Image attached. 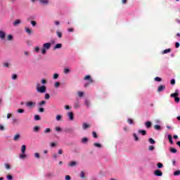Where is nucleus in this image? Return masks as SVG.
<instances>
[{"label": "nucleus", "mask_w": 180, "mask_h": 180, "mask_svg": "<svg viewBox=\"0 0 180 180\" xmlns=\"http://www.w3.org/2000/svg\"><path fill=\"white\" fill-rule=\"evenodd\" d=\"M37 91L39 94H44V92H46V86H40V84H37Z\"/></svg>", "instance_id": "1"}, {"label": "nucleus", "mask_w": 180, "mask_h": 180, "mask_svg": "<svg viewBox=\"0 0 180 180\" xmlns=\"http://www.w3.org/2000/svg\"><path fill=\"white\" fill-rule=\"evenodd\" d=\"M84 81H89V84H94V79L91 77L89 75H87L84 78Z\"/></svg>", "instance_id": "2"}, {"label": "nucleus", "mask_w": 180, "mask_h": 180, "mask_svg": "<svg viewBox=\"0 0 180 180\" xmlns=\"http://www.w3.org/2000/svg\"><path fill=\"white\" fill-rule=\"evenodd\" d=\"M26 106H27V108H34L36 106V102L27 101L26 103Z\"/></svg>", "instance_id": "3"}, {"label": "nucleus", "mask_w": 180, "mask_h": 180, "mask_svg": "<svg viewBox=\"0 0 180 180\" xmlns=\"http://www.w3.org/2000/svg\"><path fill=\"white\" fill-rule=\"evenodd\" d=\"M67 115H68L70 120H71V121L74 120V112H69L67 113Z\"/></svg>", "instance_id": "4"}, {"label": "nucleus", "mask_w": 180, "mask_h": 180, "mask_svg": "<svg viewBox=\"0 0 180 180\" xmlns=\"http://www.w3.org/2000/svg\"><path fill=\"white\" fill-rule=\"evenodd\" d=\"M170 96L171 98H177V96H179V91L178 90H176L175 93L172 94Z\"/></svg>", "instance_id": "5"}, {"label": "nucleus", "mask_w": 180, "mask_h": 180, "mask_svg": "<svg viewBox=\"0 0 180 180\" xmlns=\"http://www.w3.org/2000/svg\"><path fill=\"white\" fill-rule=\"evenodd\" d=\"M50 47H51V44L50 43H45L43 44V48L46 50H49Z\"/></svg>", "instance_id": "6"}, {"label": "nucleus", "mask_w": 180, "mask_h": 180, "mask_svg": "<svg viewBox=\"0 0 180 180\" xmlns=\"http://www.w3.org/2000/svg\"><path fill=\"white\" fill-rule=\"evenodd\" d=\"M154 174L156 176H162V172L161 170H155Z\"/></svg>", "instance_id": "7"}, {"label": "nucleus", "mask_w": 180, "mask_h": 180, "mask_svg": "<svg viewBox=\"0 0 180 180\" xmlns=\"http://www.w3.org/2000/svg\"><path fill=\"white\" fill-rule=\"evenodd\" d=\"M81 107V104L79 103V101H77L76 102H75L74 103V109H79V108Z\"/></svg>", "instance_id": "8"}, {"label": "nucleus", "mask_w": 180, "mask_h": 180, "mask_svg": "<svg viewBox=\"0 0 180 180\" xmlns=\"http://www.w3.org/2000/svg\"><path fill=\"white\" fill-rule=\"evenodd\" d=\"M164 89H165V86L161 84V85L159 86V87L158 88V92H162V91H164Z\"/></svg>", "instance_id": "9"}, {"label": "nucleus", "mask_w": 180, "mask_h": 180, "mask_svg": "<svg viewBox=\"0 0 180 180\" xmlns=\"http://www.w3.org/2000/svg\"><path fill=\"white\" fill-rule=\"evenodd\" d=\"M90 127H91V126L85 122L83 123V124H82V129L84 130H86V129H89Z\"/></svg>", "instance_id": "10"}, {"label": "nucleus", "mask_w": 180, "mask_h": 180, "mask_svg": "<svg viewBox=\"0 0 180 180\" xmlns=\"http://www.w3.org/2000/svg\"><path fill=\"white\" fill-rule=\"evenodd\" d=\"M5 36H6V34L5 33V32L0 30V39H5Z\"/></svg>", "instance_id": "11"}, {"label": "nucleus", "mask_w": 180, "mask_h": 180, "mask_svg": "<svg viewBox=\"0 0 180 180\" xmlns=\"http://www.w3.org/2000/svg\"><path fill=\"white\" fill-rule=\"evenodd\" d=\"M152 124H153L150 121H147L146 122H145V126H146V129H150V127H151Z\"/></svg>", "instance_id": "12"}, {"label": "nucleus", "mask_w": 180, "mask_h": 180, "mask_svg": "<svg viewBox=\"0 0 180 180\" xmlns=\"http://www.w3.org/2000/svg\"><path fill=\"white\" fill-rule=\"evenodd\" d=\"M20 139V134H16L13 137L14 141H18V140H19Z\"/></svg>", "instance_id": "13"}, {"label": "nucleus", "mask_w": 180, "mask_h": 180, "mask_svg": "<svg viewBox=\"0 0 180 180\" xmlns=\"http://www.w3.org/2000/svg\"><path fill=\"white\" fill-rule=\"evenodd\" d=\"M49 0H39V3L42 5H49Z\"/></svg>", "instance_id": "14"}, {"label": "nucleus", "mask_w": 180, "mask_h": 180, "mask_svg": "<svg viewBox=\"0 0 180 180\" xmlns=\"http://www.w3.org/2000/svg\"><path fill=\"white\" fill-rule=\"evenodd\" d=\"M167 139L170 144H174V141L172 140V136L171 134L167 135Z\"/></svg>", "instance_id": "15"}, {"label": "nucleus", "mask_w": 180, "mask_h": 180, "mask_svg": "<svg viewBox=\"0 0 180 180\" xmlns=\"http://www.w3.org/2000/svg\"><path fill=\"white\" fill-rule=\"evenodd\" d=\"M61 47H63V44H57L55 45V46L53 47V50H57V49H61Z\"/></svg>", "instance_id": "16"}, {"label": "nucleus", "mask_w": 180, "mask_h": 180, "mask_svg": "<svg viewBox=\"0 0 180 180\" xmlns=\"http://www.w3.org/2000/svg\"><path fill=\"white\" fill-rule=\"evenodd\" d=\"M84 105L86 106V108H89V106H91V102L89 100L86 99L84 101Z\"/></svg>", "instance_id": "17"}, {"label": "nucleus", "mask_w": 180, "mask_h": 180, "mask_svg": "<svg viewBox=\"0 0 180 180\" xmlns=\"http://www.w3.org/2000/svg\"><path fill=\"white\" fill-rule=\"evenodd\" d=\"M21 152H22V154H25V153H26V146L25 145H22L21 146Z\"/></svg>", "instance_id": "18"}, {"label": "nucleus", "mask_w": 180, "mask_h": 180, "mask_svg": "<svg viewBox=\"0 0 180 180\" xmlns=\"http://www.w3.org/2000/svg\"><path fill=\"white\" fill-rule=\"evenodd\" d=\"M138 132L142 136H146V134H147V131L146 130H139Z\"/></svg>", "instance_id": "19"}, {"label": "nucleus", "mask_w": 180, "mask_h": 180, "mask_svg": "<svg viewBox=\"0 0 180 180\" xmlns=\"http://www.w3.org/2000/svg\"><path fill=\"white\" fill-rule=\"evenodd\" d=\"M20 23H22V21H20V20H16L13 22V26H18V25H20Z\"/></svg>", "instance_id": "20"}, {"label": "nucleus", "mask_w": 180, "mask_h": 180, "mask_svg": "<svg viewBox=\"0 0 180 180\" xmlns=\"http://www.w3.org/2000/svg\"><path fill=\"white\" fill-rule=\"evenodd\" d=\"M69 167H75V165H77V162L75 161H72L69 163Z\"/></svg>", "instance_id": "21"}, {"label": "nucleus", "mask_w": 180, "mask_h": 180, "mask_svg": "<svg viewBox=\"0 0 180 180\" xmlns=\"http://www.w3.org/2000/svg\"><path fill=\"white\" fill-rule=\"evenodd\" d=\"M62 118H63V116H62L61 115H56V120L58 122H60V120H61Z\"/></svg>", "instance_id": "22"}, {"label": "nucleus", "mask_w": 180, "mask_h": 180, "mask_svg": "<svg viewBox=\"0 0 180 180\" xmlns=\"http://www.w3.org/2000/svg\"><path fill=\"white\" fill-rule=\"evenodd\" d=\"M170 152L172 153L173 154H175L177 153L176 149L175 148H170Z\"/></svg>", "instance_id": "23"}, {"label": "nucleus", "mask_w": 180, "mask_h": 180, "mask_svg": "<svg viewBox=\"0 0 180 180\" xmlns=\"http://www.w3.org/2000/svg\"><path fill=\"white\" fill-rule=\"evenodd\" d=\"M34 120H41V118L40 117V115H36L34 116Z\"/></svg>", "instance_id": "24"}, {"label": "nucleus", "mask_w": 180, "mask_h": 180, "mask_svg": "<svg viewBox=\"0 0 180 180\" xmlns=\"http://www.w3.org/2000/svg\"><path fill=\"white\" fill-rule=\"evenodd\" d=\"M56 34H57V36H58V37L59 38V39H61V37H63V33H61V32H56Z\"/></svg>", "instance_id": "25"}, {"label": "nucleus", "mask_w": 180, "mask_h": 180, "mask_svg": "<svg viewBox=\"0 0 180 180\" xmlns=\"http://www.w3.org/2000/svg\"><path fill=\"white\" fill-rule=\"evenodd\" d=\"M155 81H156L157 82H161V81H162V79H161V77H155Z\"/></svg>", "instance_id": "26"}, {"label": "nucleus", "mask_w": 180, "mask_h": 180, "mask_svg": "<svg viewBox=\"0 0 180 180\" xmlns=\"http://www.w3.org/2000/svg\"><path fill=\"white\" fill-rule=\"evenodd\" d=\"M149 143H150V144H155V141L154 139H153V138H150L148 139Z\"/></svg>", "instance_id": "27"}, {"label": "nucleus", "mask_w": 180, "mask_h": 180, "mask_svg": "<svg viewBox=\"0 0 180 180\" xmlns=\"http://www.w3.org/2000/svg\"><path fill=\"white\" fill-rule=\"evenodd\" d=\"M155 130H161V126L160 125H154Z\"/></svg>", "instance_id": "28"}, {"label": "nucleus", "mask_w": 180, "mask_h": 180, "mask_svg": "<svg viewBox=\"0 0 180 180\" xmlns=\"http://www.w3.org/2000/svg\"><path fill=\"white\" fill-rule=\"evenodd\" d=\"M168 53H171V49H165L163 51V54H167Z\"/></svg>", "instance_id": "29"}, {"label": "nucleus", "mask_w": 180, "mask_h": 180, "mask_svg": "<svg viewBox=\"0 0 180 180\" xmlns=\"http://www.w3.org/2000/svg\"><path fill=\"white\" fill-rule=\"evenodd\" d=\"M94 147H98V148H101L102 147V145H101L100 143H94Z\"/></svg>", "instance_id": "30"}, {"label": "nucleus", "mask_w": 180, "mask_h": 180, "mask_svg": "<svg viewBox=\"0 0 180 180\" xmlns=\"http://www.w3.org/2000/svg\"><path fill=\"white\" fill-rule=\"evenodd\" d=\"M174 176H178V175H180V170H176L174 172Z\"/></svg>", "instance_id": "31"}, {"label": "nucleus", "mask_w": 180, "mask_h": 180, "mask_svg": "<svg viewBox=\"0 0 180 180\" xmlns=\"http://www.w3.org/2000/svg\"><path fill=\"white\" fill-rule=\"evenodd\" d=\"M80 177H81L82 179H84V178H85V172H80Z\"/></svg>", "instance_id": "32"}, {"label": "nucleus", "mask_w": 180, "mask_h": 180, "mask_svg": "<svg viewBox=\"0 0 180 180\" xmlns=\"http://www.w3.org/2000/svg\"><path fill=\"white\" fill-rule=\"evenodd\" d=\"M77 95H78V96H79V98H82V96H84V92L78 91Z\"/></svg>", "instance_id": "33"}, {"label": "nucleus", "mask_w": 180, "mask_h": 180, "mask_svg": "<svg viewBox=\"0 0 180 180\" xmlns=\"http://www.w3.org/2000/svg\"><path fill=\"white\" fill-rule=\"evenodd\" d=\"M44 105H46V101H42L40 103H39V106L41 107Z\"/></svg>", "instance_id": "34"}, {"label": "nucleus", "mask_w": 180, "mask_h": 180, "mask_svg": "<svg viewBox=\"0 0 180 180\" xmlns=\"http://www.w3.org/2000/svg\"><path fill=\"white\" fill-rule=\"evenodd\" d=\"M25 32H27L28 34H30L32 33V30H30L29 27H25Z\"/></svg>", "instance_id": "35"}, {"label": "nucleus", "mask_w": 180, "mask_h": 180, "mask_svg": "<svg viewBox=\"0 0 180 180\" xmlns=\"http://www.w3.org/2000/svg\"><path fill=\"white\" fill-rule=\"evenodd\" d=\"M7 40H8L9 41H11V40H13V37L12 35H8L7 37Z\"/></svg>", "instance_id": "36"}, {"label": "nucleus", "mask_w": 180, "mask_h": 180, "mask_svg": "<svg viewBox=\"0 0 180 180\" xmlns=\"http://www.w3.org/2000/svg\"><path fill=\"white\" fill-rule=\"evenodd\" d=\"M51 131V129L50 128H46L44 131V133L47 134L50 133Z\"/></svg>", "instance_id": "37"}, {"label": "nucleus", "mask_w": 180, "mask_h": 180, "mask_svg": "<svg viewBox=\"0 0 180 180\" xmlns=\"http://www.w3.org/2000/svg\"><path fill=\"white\" fill-rule=\"evenodd\" d=\"M87 141H88V138H86V137H84V138H83V139H82V143H86Z\"/></svg>", "instance_id": "38"}, {"label": "nucleus", "mask_w": 180, "mask_h": 180, "mask_svg": "<svg viewBox=\"0 0 180 180\" xmlns=\"http://www.w3.org/2000/svg\"><path fill=\"white\" fill-rule=\"evenodd\" d=\"M18 113H23L25 112V110L22 108H19L17 110Z\"/></svg>", "instance_id": "39"}, {"label": "nucleus", "mask_w": 180, "mask_h": 180, "mask_svg": "<svg viewBox=\"0 0 180 180\" xmlns=\"http://www.w3.org/2000/svg\"><path fill=\"white\" fill-rule=\"evenodd\" d=\"M26 157H27V155H26L25 153L20 155V158H22V160H23V158H26Z\"/></svg>", "instance_id": "40"}, {"label": "nucleus", "mask_w": 180, "mask_h": 180, "mask_svg": "<svg viewBox=\"0 0 180 180\" xmlns=\"http://www.w3.org/2000/svg\"><path fill=\"white\" fill-rule=\"evenodd\" d=\"M135 141H139V136H137V134H133Z\"/></svg>", "instance_id": "41"}, {"label": "nucleus", "mask_w": 180, "mask_h": 180, "mask_svg": "<svg viewBox=\"0 0 180 180\" xmlns=\"http://www.w3.org/2000/svg\"><path fill=\"white\" fill-rule=\"evenodd\" d=\"M127 122L129 124H133V123H134V122H133V120L132 119H128L127 120Z\"/></svg>", "instance_id": "42"}, {"label": "nucleus", "mask_w": 180, "mask_h": 180, "mask_svg": "<svg viewBox=\"0 0 180 180\" xmlns=\"http://www.w3.org/2000/svg\"><path fill=\"white\" fill-rule=\"evenodd\" d=\"M157 166L158 168H162V167H164V165H162V163L161 162H158Z\"/></svg>", "instance_id": "43"}, {"label": "nucleus", "mask_w": 180, "mask_h": 180, "mask_svg": "<svg viewBox=\"0 0 180 180\" xmlns=\"http://www.w3.org/2000/svg\"><path fill=\"white\" fill-rule=\"evenodd\" d=\"M55 130H56V131L60 132V131H61L62 129L60 127H56L55 128Z\"/></svg>", "instance_id": "44"}, {"label": "nucleus", "mask_w": 180, "mask_h": 180, "mask_svg": "<svg viewBox=\"0 0 180 180\" xmlns=\"http://www.w3.org/2000/svg\"><path fill=\"white\" fill-rule=\"evenodd\" d=\"M39 129H40L39 127H34V131L37 132V131H39Z\"/></svg>", "instance_id": "45"}, {"label": "nucleus", "mask_w": 180, "mask_h": 180, "mask_svg": "<svg viewBox=\"0 0 180 180\" xmlns=\"http://www.w3.org/2000/svg\"><path fill=\"white\" fill-rule=\"evenodd\" d=\"M7 179L8 180H12V179H13V176H12V175H11V174H8L7 176Z\"/></svg>", "instance_id": "46"}, {"label": "nucleus", "mask_w": 180, "mask_h": 180, "mask_svg": "<svg viewBox=\"0 0 180 180\" xmlns=\"http://www.w3.org/2000/svg\"><path fill=\"white\" fill-rule=\"evenodd\" d=\"M92 134H93V137L94 139H98V135L96 134V132L93 131Z\"/></svg>", "instance_id": "47"}, {"label": "nucleus", "mask_w": 180, "mask_h": 180, "mask_svg": "<svg viewBox=\"0 0 180 180\" xmlns=\"http://www.w3.org/2000/svg\"><path fill=\"white\" fill-rule=\"evenodd\" d=\"M34 50L36 53H39V51H40V48L39 46H36L34 48Z\"/></svg>", "instance_id": "48"}, {"label": "nucleus", "mask_w": 180, "mask_h": 180, "mask_svg": "<svg viewBox=\"0 0 180 180\" xmlns=\"http://www.w3.org/2000/svg\"><path fill=\"white\" fill-rule=\"evenodd\" d=\"M45 99H46V100L50 99V94H45Z\"/></svg>", "instance_id": "49"}, {"label": "nucleus", "mask_w": 180, "mask_h": 180, "mask_svg": "<svg viewBox=\"0 0 180 180\" xmlns=\"http://www.w3.org/2000/svg\"><path fill=\"white\" fill-rule=\"evenodd\" d=\"M68 72H70V69H68V68H65V69H64V73H65V74H68Z\"/></svg>", "instance_id": "50"}, {"label": "nucleus", "mask_w": 180, "mask_h": 180, "mask_svg": "<svg viewBox=\"0 0 180 180\" xmlns=\"http://www.w3.org/2000/svg\"><path fill=\"white\" fill-rule=\"evenodd\" d=\"M31 25L34 27V26H36V25H37V22H36V21H34V20H32V21H31Z\"/></svg>", "instance_id": "51"}, {"label": "nucleus", "mask_w": 180, "mask_h": 180, "mask_svg": "<svg viewBox=\"0 0 180 180\" xmlns=\"http://www.w3.org/2000/svg\"><path fill=\"white\" fill-rule=\"evenodd\" d=\"M12 79H18V75H12Z\"/></svg>", "instance_id": "52"}, {"label": "nucleus", "mask_w": 180, "mask_h": 180, "mask_svg": "<svg viewBox=\"0 0 180 180\" xmlns=\"http://www.w3.org/2000/svg\"><path fill=\"white\" fill-rule=\"evenodd\" d=\"M174 101H175V102H176V103H179V101H180V98H179V97H176L175 98H174Z\"/></svg>", "instance_id": "53"}, {"label": "nucleus", "mask_w": 180, "mask_h": 180, "mask_svg": "<svg viewBox=\"0 0 180 180\" xmlns=\"http://www.w3.org/2000/svg\"><path fill=\"white\" fill-rule=\"evenodd\" d=\"M34 157L35 158H40V154H39V153H34Z\"/></svg>", "instance_id": "54"}, {"label": "nucleus", "mask_w": 180, "mask_h": 180, "mask_svg": "<svg viewBox=\"0 0 180 180\" xmlns=\"http://www.w3.org/2000/svg\"><path fill=\"white\" fill-rule=\"evenodd\" d=\"M57 78H58V74L55 73V74L53 75V79H57Z\"/></svg>", "instance_id": "55"}, {"label": "nucleus", "mask_w": 180, "mask_h": 180, "mask_svg": "<svg viewBox=\"0 0 180 180\" xmlns=\"http://www.w3.org/2000/svg\"><path fill=\"white\" fill-rule=\"evenodd\" d=\"M58 155H57V153H53V158L55 159V160H57Z\"/></svg>", "instance_id": "56"}, {"label": "nucleus", "mask_w": 180, "mask_h": 180, "mask_svg": "<svg viewBox=\"0 0 180 180\" xmlns=\"http://www.w3.org/2000/svg\"><path fill=\"white\" fill-rule=\"evenodd\" d=\"M39 112L40 113H43V112H44V108H39Z\"/></svg>", "instance_id": "57"}, {"label": "nucleus", "mask_w": 180, "mask_h": 180, "mask_svg": "<svg viewBox=\"0 0 180 180\" xmlns=\"http://www.w3.org/2000/svg\"><path fill=\"white\" fill-rule=\"evenodd\" d=\"M65 179L66 180H70V179H71V176H70V175H66V176H65Z\"/></svg>", "instance_id": "58"}, {"label": "nucleus", "mask_w": 180, "mask_h": 180, "mask_svg": "<svg viewBox=\"0 0 180 180\" xmlns=\"http://www.w3.org/2000/svg\"><path fill=\"white\" fill-rule=\"evenodd\" d=\"M58 86H60V82H56L55 83V87H56V88H58Z\"/></svg>", "instance_id": "59"}, {"label": "nucleus", "mask_w": 180, "mask_h": 180, "mask_svg": "<svg viewBox=\"0 0 180 180\" xmlns=\"http://www.w3.org/2000/svg\"><path fill=\"white\" fill-rule=\"evenodd\" d=\"M41 82V84H47V80H46V79H42Z\"/></svg>", "instance_id": "60"}, {"label": "nucleus", "mask_w": 180, "mask_h": 180, "mask_svg": "<svg viewBox=\"0 0 180 180\" xmlns=\"http://www.w3.org/2000/svg\"><path fill=\"white\" fill-rule=\"evenodd\" d=\"M65 109L66 110H70V109H71V107H70V105H65Z\"/></svg>", "instance_id": "61"}, {"label": "nucleus", "mask_w": 180, "mask_h": 180, "mask_svg": "<svg viewBox=\"0 0 180 180\" xmlns=\"http://www.w3.org/2000/svg\"><path fill=\"white\" fill-rule=\"evenodd\" d=\"M5 167L6 168V169H11V165H9L8 164H6Z\"/></svg>", "instance_id": "62"}, {"label": "nucleus", "mask_w": 180, "mask_h": 180, "mask_svg": "<svg viewBox=\"0 0 180 180\" xmlns=\"http://www.w3.org/2000/svg\"><path fill=\"white\" fill-rule=\"evenodd\" d=\"M148 150H149V151H153V150H154V146H150Z\"/></svg>", "instance_id": "63"}, {"label": "nucleus", "mask_w": 180, "mask_h": 180, "mask_svg": "<svg viewBox=\"0 0 180 180\" xmlns=\"http://www.w3.org/2000/svg\"><path fill=\"white\" fill-rule=\"evenodd\" d=\"M41 54H46V49L45 48H42Z\"/></svg>", "instance_id": "64"}]
</instances>
